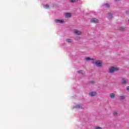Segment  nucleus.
Here are the masks:
<instances>
[{
	"instance_id": "obj_7",
	"label": "nucleus",
	"mask_w": 129,
	"mask_h": 129,
	"mask_svg": "<svg viewBox=\"0 0 129 129\" xmlns=\"http://www.w3.org/2000/svg\"><path fill=\"white\" fill-rule=\"evenodd\" d=\"M89 95L90 96H95L96 95V92H91L89 93Z\"/></svg>"
},
{
	"instance_id": "obj_17",
	"label": "nucleus",
	"mask_w": 129,
	"mask_h": 129,
	"mask_svg": "<svg viewBox=\"0 0 129 129\" xmlns=\"http://www.w3.org/2000/svg\"><path fill=\"white\" fill-rule=\"evenodd\" d=\"M104 7H105V8H109V4H106L104 5Z\"/></svg>"
},
{
	"instance_id": "obj_22",
	"label": "nucleus",
	"mask_w": 129,
	"mask_h": 129,
	"mask_svg": "<svg viewBox=\"0 0 129 129\" xmlns=\"http://www.w3.org/2000/svg\"><path fill=\"white\" fill-rule=\"evenodd\" d=\"M116 114H117V113L116 112H114L113 113V115H114V116L116 115Z\"/></svg>"
},
{
	"instance_id": "obj_14",
	"label": "nucleus",
	"mask_w": 129,
	"mask_h": 129,
	"mask_svg": "<svg viewBox=\"0 0 129 129\" xmlns=\"http://www.w3.org/2000/svg\"><path fill=\"white\" fill-rule=\"evenodd\" d=\"M66 41L67 42V43H72V40L70 39H67Z\"/></svg>"
},
{
	"instance_id": "obj_11",
	"label": "nucleus",
	"mask_w": 129,
	"mask_h": 129,
	"mask_svg": "<svg viewBox=\"0 0 129 129\" xmlns=\"http://www.w3.org/2000/svg\"><path fill=\"white\" fill-rule=\"evenodd\" d=\"M110 98H114L115 97V94L114 93H111L110 94Z\"/></svg>"
},
{
	"instance_id": "obj_23",
	"label": "nucleus",
	"mask_w": 129,
	"mask_h": 129,
	"mask_svg": "<svg viewBox=\"0 0 129 129\" xmlns=\"http://www.w3.org/2000/svg\"><path fill=\"white\" fill-rule=\"evenodd\" d=\"M126 90H127V91H128V92H129V86L127 87Z\"/></svg>"
},
{
	"instance_id": "obj_25",
	"label": "nucleus",
	"mask_w": 129,
	"mask_h": 129,
	"mask_svg": "<svg viewBox=\"0 0 129 129\" xmlns=\"http://www.w3.org/2000/svg\"><path fill=\"white\" fill-rule=\"evenodd\" d=\"M118 0H114L115 2H117Z\"/></svg>"
},
{
	"instance_id": "obj_8",
	"label": "nucleus",
	"mask_w": 129,
	"mask_h": 129,
	"mask_svg": "<svg viewBox=\"0 0 129 129\" xmlns=\"http://www.w3.org/2000/svg\"><path fill=\"white\" fill-rule=\"evenodd\" d=\"M107 18L109 20H111V19H112L113 17L111 13H109L108 14Z\"/></svg>"
},
{
	"instance_id": "obj_19",
	"label": "nucleus",
	"mask_w": 129,
	"mask_h": 129,
	"mask_svg": "<svg viewBox=\"0 0 129 129\" xmlns=\"http://www.w3.org/2000/svg\"><path fill=\"white\" fill-rule=\"evenodd\" d=\"M71 3H75V2H78V0H69Z\"/></svg>"
},
{
	"instance_id": "obj_21",
	"label": "nucleus",
	"mask_w": 129,
	"mask_h": 129,
	"mask_svg": "<svg viewBox=\"0 0 129 129\" xmlns=\"http://www.w3.org/2000/svg\"><path fill=\"white\" fill-rule=\"evenodd\" d=\"M95 129H102V128L99 126H96L95 127Z\"/></svg>"
},
{
	"instance_id": "obj_12",
	"label": "nucleus",
	"mask_w": 129,
	"mask_h": 129,
	"mask_svg": "<svg viewBox=\"0 0 129 129\" xmlns=\"http://www.w3.org/2000/svg\"><path fill=\"white\" fill-rule=\"evenodd\" d=\"M121 83H122V84H126V83H127L126 80L123 79L121 81Z\"/></svg>"
},
{
	"instance_id": "obj_16",
	"label": "nucleus",
	"mask_w": 129,
	"mask_h": 129,
	"mask_svg": "<svg viewBox=\"0 0 129 129\" xmlns=\"http://www.w3.org/2000/svg\"><path fill=\"white\" fill-rule=\"evenodd\" d=\"M94 83H95V82L93 81H90L89 82V84H94Z\"/></svg>"
},
{
	"instance_id": "obj_1",
	"label": "nucleus",
	"mask_w": 129,
	"mask_h": 129,
	"mask_svg": "<svg viewBox=\"0 0 129 129\" xmlns=\"http://www.w3.org/2000/svg\"><path fill=\"white\" fill-rule=\"evenodd\" d=\"M92 64L97 66V67H102V63L100 60H96L92 61Z\"/></svg>"
},
{
	"instance_id": "obj_15",
	"label": "nucleus",
	"mask_w": 129,
	"mask_h": 129,
	"mask_svg": "<svg viewBox=\"0 0 129 129\" xmlns=\"http://www.w3.org/2000/svg\"><path fill=\"white\" fill-rule=\"evenodd\" d=\"M77 72L80 74H84V73H83V71L82 70L78 71Z\"/></svg>"
},
{
	"instance_id": "obj_2",
	"label": "nucleus",
	"mask_w": 129,
	"mask_h": 129,
	"mask_svg": "<svg viewBox=\"0 0 129 129\" xmlns=\"http://www.w3.org/2000/svg\"><path fill=\"white\" fill-rule=\"evenodd\" d=\"M118 71V69L117 68L113 67L109 69V73L112 74V73L115 72L116 71Z\"/></svg>"
},
{
	"instance_id": "obj_20",
	"label": "nucleus",
	"mask_w": 129,
	"mask_h": 129,
	"mask_svg": "<svg viewBox=\"0 0 129 129\" xmlns=\"http://www.w3.org/2000/svg\"><path fill=\"white\" fill-rule=\"evenodd\" d=\"M119 30H120V31H123V30H124V27H120Z\"/></svg>"
},
{
	"instance_id": "obj_5",
	"label": "nucleus",
	"mask_w": 129,
	"mask_h": 129,
	"mask_svg": "<svg viewBox=\"0 0 129 129\" xmlns=\"http://www.w3.org/2000/svg\"><path fill=\"white\" fill-rule=\"evenodd\" d=\"M54 22L57 24H64V20L55 19Z\"/></svg>"
},
{
	"instance_id": "obj_24",
	"label": "nucleus",
	"mask_w": 129,
	"mask_h": 129,
	"mask_svg": "<svg viewBox=\"0 0 129 129\" xmlns=\"http://www.w3.org/2000/svg\"><path fill=\"white\" fill-rule=\"evenodd\" d=\"M126 13L127 14V15H129V11H126Z\"/></svg>"
},
{
	"instance_id": "obj_18",
	"label": "nucleus",
	"mask_w": 129,
	"mask_h": 129,
	"mask_svg": "<svg viewBox=\"0 0 129 129\" xmlns=\"http://www.w3.org/2000/svg\"><path fill=\"white\" fill-rule=\"evenodd\" d=\"M44 8H45V9H49V5H44Z\"/></svg>"
},
{
	"instance_id": "obj_6",
	"label": "nucleus",
	"mask_w": 129,
	"mask_h": 129,
	"mask_svg": "<svg viewBox=\"0 0 129 129\" xmlns=\"http://www.w3.org/2000/svg\"><path fill=\"white\" fill-rule=\"evenodd\" d=\"M91 23H94L95 24L96 23H98V19H96V18H92L91 20Z\"/></svg>"
},
{
	"instance_id": "obj_9",
	"label": "nucleus",
	"mask_w": 129,
	"mask_h": 129,
	"mask_svg": "<svg viewBox=\"0 0 129 129\" xmlns=\"http://www.w3.org/2000/svg\"><path fill=\"white\" fill-rule=\"evenodd\" d=\"M125 99V97L124 95L119 96V100H123Z\"/></svg>"
},
{
	"instance_id": "obj_10",
	"label": "nucleus",
	"mask_w": 129,
	"mask_h": 129,
	"mask_svg": "<svg viewBox=\"0 0 129 129\" xmlns=\"http://www.w3.org/2000/svg\"><path fill=\"white\" fill-rule=\"evenodd\" d=\"M64 16L66 18H71V13H66Z\"/></svg>"
},
{
	"instance_id": "obj_4",
	"label": "nucleus",
	"mask_w": 129,
	"mask_h": 129,
	"mask_svg": "<svg viewBox=\"0 0 129 129\" xmlns=\"http://www.w3.org/2000/svg\"><path fill=\"white\" fill-rule=\"evenodd\" d=\"M74 33L75 35H77L78 36H80V35L82 34V32H81V31H79L77 29L74 30Z\"/></svg>"
},
{
	"instance_id": "obj_13",
	"label": "nucleus",
	"mask_w": 129,
	"mask_h": 129,
	"mask_svg": "<svg viewBox=\"0 0 129 129\" xmlns=\"http://www.w3.org/2000/svg\"><path fill=\"white\" fill-rule=\"evenodd\" d=\"M85 60H86V61H90V60H93V58H91L90 57H86L85 58Z\"/></svg>"
},
{
	"instance_id": "obj_3",
	"label": "nucleus",
	"mask_w": 129,
	"mask_h": 129,
	"mask_svg": "<svg viewBox=\"0 0 129 129\" xmlns=\"http://www.w3.org/2000/svg\"><path fill=\"white\" fill-rule=\"evenodd\" d=\"M74 108H77V109H82V108H83V105L81 104L76 105L74 106Z\"/></svg>"
}]
</instances>
